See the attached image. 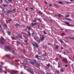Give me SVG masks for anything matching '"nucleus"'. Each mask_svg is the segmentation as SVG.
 <instances>
[{"instance_id": "obj_1", "label": "nucleus", "mask_w": 74, "mask_h": 74, "mask_svg": "<svg viewBox=\"0 0 74 74\" xmlns=\"http://www.w3.org/2000/svg\"><path fill=\"white\" fill-rule=\"evenodd\" d=\"M8 73H11V74H17V71H14L13 70L9 71Z\"/></svg>"}, {"instance_id": "obj_2", "label": "nucleus", "mask_w": 74, "mask_h": 74, "mask_svg": "<svg viewBox=\"0 0 74 74\" xmlns=\"http://www.w3.org/2000/svg\"><path fill=\"white\" fill-rule=\"evenodd\" d=\"M65 23L67 25H68V26H70V27H71V26H72V27H74V25L72 24L70 25V23H69V22H65Z\"/></svg>"}, {"instance_id": "obj_3", "label": "nucleus", "mask_w": 74, "mask_h": 74, "mask_svg": "<svg viewBox=\"0 0 74 74\" xmlns=\"http://www.w3.org/2000/svg\"><path fill=\"white\" fill-rule=\"evenodd\" d=\"M35 44L34 43L32 44V45L34 47H36V48H38V47H39V46H38V45L37 43H35Z\"/></svg>"}, {"instance_id": "obj_4", "label": "nucleus", "mask_w": 74, "mask_h": 74, "mask_svg": "<svg viewBox=\"0 0 74 74\" xmlns=\"http://www.w3.org/2000/svg\"><path fill=\"white\" fill-rule=\"evenodd\" d=\"M45 38V36H44V35H43L42 36L41 39H40V40H41V42L43 41V40H44Z\"/></svg>"}, {"instance_id": "obj_5", "label": "nucleus", "mask_w": 74, "mask_h": 74, "mask_svg": "<svg viewBox=\"0 0 74 74\" xmlns=\"http://www.w3.org/2000/svg\"><path fill=\"white\" fill-rule=\"evenodd\" d=\"M62 60L63 62H64L65 63H68V61L66 59H63Z\"/></svg>"}, {"instance_id": "obj_6", "label": "nucleus", "mask_w": 74, "mask_h": 74, "mask_svg": "<svg viewBox=\"0 0 74 74\" xmlns=\"http://www.w3.org/2000/svg\"><path fill=\"white\" fill-rule=\"evenodd\" d=\"M27 27L28 29V30L29 31V30H32V28H31V27H30V26H27Z\"/></svg>"}, {"instance_id": "obj_7", "label": "nucleus", "mask_w": 74, "mask_h": 74, "mask_svg": "<svg viewBox=\"0 0 74 74\" xmlns=\"http://www.w3.org/2000/svg\"><path fill=\"white\" fill-rule=\"evenodd\" d=\"M5 48L7 49H8V50H11V49L8 46H6L5 47Z\"/></svg>"}, {"instance_id": "obj_8", "label": "nucleus", "mask_w": 74, "mask_h": 74, "mask_svg": "<svg viewBox=\"0 0 74 74\" xmlns=\"http://www.w3.org/2000/svg\"><path fill=\"white\" fill-rule=\"evenodd\" d=\"M36 66L37 67H40V64L37 62L36 63Z\"/></svg>"}, {"instance_id": "obj_9", "label": "nucleus", "mask_w": 74, "mask_h": 74, "mask_svg": "<svg viewBox=\"0 0 74 74\" xmlns=\"http://www.w3.org/2000/svg\"><path fill=\"white\" fill-rule=\"evenodd\" d=\"M31 25H32V26H35V25H37V23H33V22L31 23Z\"/></svg>"}, {"instance_id": "obj_10", "label": "nucleus", "mask_w": 74, "mask_h": 74, "mask_svg": "<svg viewBox=\"0 0 74 74\" xmlns=\"http://www.w3.org/2000/svg\"><path fill=\"white\" fill-rule=\"evenodd\" d=\"M60 72H61V73H63V72H64V70H63V68H62L60 69Z\"/></svg>"}, {"instance_id": "obj_11", "label": "nucleus", "mask_w": 74, "mask_h": 74, "mask_svg": "<svg viewBox=\"0 0 74 74\" xmlns=\"http://www.w3.org/2000/svg\"><path fill=\"white\" fill-rule=\"evenodd\" d=\"M34 38L36 41H37L38 40V38H37L36 36L34 37Z\"/></svg>"}, {"instance_id": "obj_12", "label": "nucleus", "mask_w": 74, "mask_h": 74, "mask_svg": "<svg viewBox=\"0 0 74 74\" xmlns=\"http://www.w3.org/2000/svg\"><path fill=\"white\" fill-rule=\"evenodd\" d=\"M10 12H12V13H13V12L11 10H8L7 12V14H10Z\"/></svg>"}, {"instance_id": "obj_13", "label": "nucleus", "mask_w": 74, "mask_h": 74, "mask_svg": "<svg viewBox=\"0 0 74 74\" xmlns=\"http://www.w3.org/2000/svg\"><path fill=\"white\" fill-rule=\"evenodd\" d=\"M28 71L29 72V73H31V74H34V73H33V71H31L30 70H29Z\"/></svg>"}, {"instance_id": "obj_14", "label": "nucleus", "mask_w": 74, "mask_h": 74, "mask_svg": "<svg viewBox=\"0 0 74 74\" xmlns=\"http://www.w3.org/2000/svg\"><path fill=\"white\" fill-rule=\"evenodd\" d=\"M18 45H20L21 44V42H19V41H17L16 42Z\"/></svg>"}, {"instance_id": "obj_15", "label": "nucleus", "mask_w": 74, "mask_h": 74, "mask_svg": "<svg viewBox=\"0 0 74 74\" xmlns=\"http://www.w3.org/2000/svg\"><path fill=\"white\" fill-rule=\"evenodd\" d=\"M59 41H60V42H61V43H63L64 42L63 41V40H62L61 39H59Z\"/></svg>"}, {"instance_id": "obj_16", "label": "nucleus", "mask_w": 74, "mask_h": 74, "mask_svg": "<svg viewBox=\"0 0 74 74\" xmlns=\"http://www.w3.org/2000/svg\"><path fill=\"white\" fill-rule=\"evenodd\" d=\"M55 71L56 73H57V74H59V72H60L59 71H58L57 70H55Z\"/></svg>"}, {"instance_id": "obj_17", "label": "nucleus", "mask_w": 74, "mask_h": 74, "mask_svg": "<svg viewBox=\"0 0 74 74\" xmlns=\"http://www.w3.org/2000/svg\"><path fill=\"white\" fill-rule=\"evenodd\" d=\"M0 43L1 44H4V42H3L2 40H0Z\"/></svg>"}, {"instance_id": "obj_18", "label": "nucleus", "mask_w": 74, "mask_h": 74, "mask_svg": "<svg viewBox=\"0 0 74 74\" xmlns=\"http://www.w3.org/2000/svg\"><path fill=\"white\" fill-rule=\"evenodd\" d=\"M2 6H3V7H7V6H8V5L6 4L5 5L4 4H3L2 5Z\"/></svg>"}, {"instance_id": "obj_19", "label": "nucleus", "mask_w": 74, "mask_h": 74, "mask_svg": "<svg viewBox=\"0 0 74 74\" xmlns=\"http://www.w3.org/2000/svg\"><path fill=\"white\" fill-rule=\"evenodd\" d=\"M53 5H55V6H56V7H57L58 8H59V6L57 5L55 3H54Z\"/></svg>"}, {"instance_id": "obj_20", "label": "nucleus", "mask_w": 74, "mask_h": 74, "mask_svg": "<svg viewBox=\"0 0 74 74\" xmlns=\"http://www.w3.org/2000/svg\"><path fill=\"white\" fill-rule=\"evenodd\" d=\"M15 26H16V27L18 26H20V25L19 24H18V23H16L15 25Z\"/></svg>"}, {"instance_id": "obj_21", "label": "nucleus", "mask_w": 74, "mask_h": 74, "mask_svg": "<svg viewBox=\"0 0 74 74\" xmlns=\"http://www.w3.org/2000/svg\"><path fill=\"white\" fill-rule=\"evenodd\" d=\"M7 33L9 36H10L11 35V32L10 31L8 32Z\"/></svg>"}, {"instance_id": "obj_22", "label": "nucleus", "mask_w": 74, "mask_h": 74, "mask_svg": "<svg viewBox=\"0 0 74 74\" xmlns=\"http://www.w3.org/2000/svg\"><path fill=\"white\" fill-rule=\"evenodd\" d=\"M37 42H38L39 43H40V42L41 41V39H39L38 40H37Z\"/></svg>"}, {"instance_id": "obj_23", "label": "nucleus", "mask_w": 74, "mask_h": 74, "mask_svg": "<svg viewBox=\"0 0 74 74\" xmlns=\"http://www.w3.org/2000/svg\"><path fill=\"white\" fill-rule=\"evenodd\" d=\"M18 36L20 38L22 39L23 38H22V35H18Z\"/></svg>"}, {"instance_id": "obj_24", "label": "nucleus", "mask_w": 74, "mask_h": 74, "mask_svg": "<svg viewBox=\"0 0 74 74\" xmlns=\"http://www.w3.org/2000/svg\"><path fill=\"white\" fill-rule=\"evenodd\" d=\"M30 63L31 64H32L33 66H34V62H31Z\"/></svg>"}, {"instance_id": "obj_25", "label": "nucleus", "mask_w": 74, "mask_h": 74, "mask_svg": "<svg viewBox=\"0 0 74 74\" xmlns=\"http://www.w3.org/2000/svg\"><path fill=\"white\" fill-rule=\"evenodd\" d=\"M11 38L12 39V40H16L15 38H14V37L13 36H11Z\"/></svg>"}, {"instance_id": "obj_26", "label": "nucleus", "mask_w": 74, "mask_h": 74, "mask_svg": "<svg viewBox=\"0 0 74 74\" xmlns=\"http://www.w3.org/2000/svg\"><path fill=\"white\" fill-rule=\"evenodd\" d=\"M2 40H4V38L3 37H1V39H0V41H2Z\"/></svg>"}, {"instance_id": "obj_27", "label": "nucleus", "mask_w": 74, "mask_h": 74, "mask_svg": "<svg viewBox=\"0 0 74 74\" xmlns=\"http://www.w3.org/2000/svg\"><path fill=\"white\" fill-rule=\"evenodd\" d=\"M58 3L59 4H63V3H62V2L61 1H59Z\"/></svg>"}, {"instance_id": "obj_28", "label": "nucleus", "mask_w": 74, "mask_h": 74, "mask_svg": "<svg viewBox=\"0 0 74 74\" xmlns=\"http://www.w3.org/2000/svg\"><path fill=\"white\" fill-rule=\"evenodd\" d=\"M69 38L70 39H71V40H74V37H69Z\"/></svg>"}, {"instance_id": "obj_29", "label": "nucleus", "mask_w": 74, "mask_h": 74, "mask_svg": "<svg viewBox=\"0 0 74 74\" xmlns=\"http://www.w3.org/2000/svg\"><path fill=\"white\" fill-rule=\"evenodd\" d=\"M62 36L63 37L65 35V33H62L61 34Z\"/></svg>"}, {"instance_id": "obj_30", "label": "nucleus", "mask_w": 74, "mask_h": 74, "mask_svg": "<svg viewBox=\"0 0 74 74\" xmlns=\"http://www.w3.org/2000/svg\"><path fill=\"white\" fill-rule=\"evenodd\" d=\"M2 68H0V73H2Z\"/></svg>"}, {"instance_id": "obj_31", "label": "nucleus", "mask_w": 74, "mask_h": 74, "mask_svg": "<svg viewBox=\"0 0 74 74\" xmlns=\"http://www.w3.org/2000/svg\"><path fill=\"white\" fill-rule=\"evenodd\" d=\"M28 34L29 36H31V34H30V32L28 31Z\"/></svg>"}, {"instance_id": "obj_32", "label": "nucleus", "mask_w": 74, "mask_h": 74, "mask_svg": "<svg viewBox=\"0 0 74 74\" xmlns=\"http://www.w3.org/2000/svg\"><path fill=\"white\" fill-rule=\"evenodd\" d=\"M58 48H59V46H58V45H57L56 47V49H58Z\"/></svg>"}, {"instance_id": "obj_33", "label": "nucleus", "mask_w": 74, "mask_h": 74, "mask_svg": "<svg viewBox=\"0 0 74 74\" xmlns=\"http://www.w3.org/2000/svg\"><path fill=\"white\" fill-rule=\"evenodd\" d=\"M66 20H67L68 21H71V19L70 18H65Z\"/></svg>"}, {"instance_id": "obj_34", "label": "nucleus", "mask_w": 74, "mask_h": 74, "mask_svg": "<svg viewBox=\"0 0 74 74\" xmlns=\"http://www.w3.org/2000/svg\"><path fill=\"white\" fill-rule=\"evenodd\" d=\"M5 56H7V58H10V56L9 55H6Z\"/></svg>"}, {"instance_id": "obj_35", "label": "nucleus", "mask_w": 74, "mask_h": 74, "mask_svg": "<svg viewBox=\"0 0 74 74\" xmlns=\"http://www.w3.org/2000/svg\"><path fill=\"white\" fill-rule=\"evenodd\" d=\"M66 4H71V2H66Z\"/></svg>"}, {"instance_id": "obj_36", "label": "nucleus", "mask_w": 74, "mask_h": 74, "mask_svg": "<svg viewBox=\"0 0 74 74\" xmlns=\"http://www.w3.org/2000/svg\"><path fill=\"white\" fill-rule=\"evenodd\" d=\"M50 66V65H49V63L47 65V67H49V66Z\"/></svg>"}, {"instance_id": "obj_37", "label": "nucleus", "mask_w": 74, "mask_h": 74, "mask_svg": "<svg viewBox=\"0 0 74 74\" xmlns=\"http://www.w3.org/2000/svg\"><path fill=\"white\" fill-rule=\"evenodd\" d=\"M58 17H61V16H62L60 14H59L58 15Z\"/></svg>"}, {"instance_id": "obj_38", "label": "nucleus", "mask_w": 74, "mask_h": 74, "mask_svg": "<svg viewBox=\"0 0 74 74\" xmlns=\"http://www.w3.org/2000/svg\"><path fill=\"white\" fill-rule=\"evenodd\" d=\"M38 13H39V14H41V15H42V14L43 13L42 12H41V11H39Z\"/></svg>"}, {"instance_id": "obj_39", "label": "nucleus", "mask_w": 74, "mask_h": 74, "mask_svg": "<svg viewBox=\"0 0 74 74\" xmlns=\"http://www.w3.org/2000/svg\"><path fill=\"white\" fill-rule=\"evenodd\" d=\"M23 37H25V39H28V38H27V37H26V36H25V35H23Z\"/></svg>"}, {"instance_id": "obj_40", "label": "nucleus", "mask_w": 74, "mask_h": 74, "mask_svg": "<svg viewBox=\"0 0 74 74\" xmlns=\"http://www.w3.org/2000/svg\"><path fill=\"white\" fill-rule=\"evenodd\" d=\"M34 62H35V63H37V60H34Z\"/></svg>"}, {"instance_id": "obj_41", "label": "nucleus", "mask_w": 74, "mask_h": 74, "mask_svg": "<svg viewBox=\"0 0 74 74\" xmlns=\"http://www.w3.org/2000/svg\"><path fill=\"white\" fill-rule=\"evenodd\" d=\"M56 60H59V59H58V58L57 57L56 58Z\"/></svg>"}, {"instance_id": "obj_42", "label": "nucleus", "mask_w": 74, "mask_h": 74, "mask_svg": "<svg viewBox=\"0 0 74 74\" xmlns=\"http://www.w3.org/2000/svg\"><path fill=\"white\" fill-rule=\"evenodd\" d=\"M8 22H11V19H10L9 20H8Z\"/></svg>"}, {"instance_id": "obj_43", "label": "nucleus", "mask_w": 74, "mask_h": 74, "mask_svg": "<svg viewBox=\"0 0 74 74\" xmlns=\"http://www.w3.org/2000/svg\"><path fill=\"white\" fill-rule=\"evenodd\" d=\"M43 56H47V54L46 53H44L43 54Z\"/></svg>"}, {"instance_id": "obj_44", "label": "nucleus", "mask_w": 74, "mask_h": 74, "mask_svg": "<svg viewBox=\"0 0 74 74\" xmlns=\"http://www.w3.org/2000/svg\"><path fill=\"white\" fill-rule=\"evenodd\" d=\"M49 45H51V46H52V45H52V44H51V43H49Z\"/></svg>"}, {"instance_id": "obj_45", "label": "nucleus", "mask_w": 74, "mask_h": 74, "mask_svg": "<svg viewBox=\"0 0 74 74\" xmlns=\"http://www.w3.org/2000/svg\"><path fill=\"white\" fill-rule=\"evenodd\" d=\"M68 17H69V15L68 14L67 16H65V18H68Z\"/></svg>"}, {"instance_id": "obj_46", "label": "nucleus", "mask_w": 74, "mask_h": 74, "mask_svg": "<svg viewBox=\"0 0 74 74\" xmlns=\"http://www.w3.org/2000/svg\"><path fill=\"white\" fill-rule=\"evenodd\" d=\"M35 57H36V58H38V55H37Z\"/></svg>"}, {"instance_id": "obj_47", "label": "nucleus", "mask_w": 74, "mask_h": 74, "mask_svg": "<svg viewBox=\"0 0 74 74\" xmlns=\"http://www.w3.org/2000/svg\"><path fill=\"white\" fill-rule=\"evenodd\" d=\"M66 51L67 52V53H69V50H66Z\"/></svg>"}, {"instance_id": "obj_48", "label": "nucleus", "mask_w": 74, "mask_h": 74, "mask_svg": "<svg viewBox=\"0 0 74 74\" xmlns=\"http://www.w3.org/2000/svg\"><path fill=\"white\" fill-rule=\"evenodd\" d=\"M4 25L5 26V27H6V28L7 27V25L5 24Z\"/></svg>"}, {"instance_id": "obj_49", "label": "nucleus", "mask_w": 74, "mask_h": 74, "mask_svg": "<svg viewBox=\"0 0 74 74\" xmlns=\"http://www.w3.org/2000/svg\"><path fill=\"white\" fill-rule=\"evenodd\" d=\"M33 22H34V23H35V22H36V21L35 20H33Z\"/></svg>"}, {"instance_id": "obj_50", "label": "nucleus", "mask_w": 74, "mask_h": 74, "mask_svg": "<svg viewBox=\"0 0 74 74\" xmlns=\"http://www.w3.org/2000/svg\"><path fill=\"white\" fill-rule=\"evenodd\" d=\"M4 73H5V74H7V72L6 71H4Z\"/></svg>"}, {"instance_id": "obj_51", "label": "nucleus", "mask_w": 74, "mask_h": 74, "mask_svg": "<svg viewBox=\"0 0 74 74\" xmlns=\"http://www.w3.org/2000/svg\"><path fill=\"white\" fill-rule=\"evenodd\" d=\"M43 33H44V34H46V32H45V31H44V32H43Z\"/></svg>"}, {"instance_id": "obj_52", "label": "nucleus", "mask_w": 74, "mask_h": 74, "mask_svg": "<svg viewBox=\"0 0 74 74\" xmlns=\"http://www.w3.org/2000/svg\"><path fill=\"white\" fill-rule=\"evenodd\" d=\"M49 7H51V6H52V4H50L49 5Z\"/></svg>"}, {"instance_id": "obj_53", "label": "nucleus", "mask_w": 74, "mask_h": 74, "mask_svg": "<svg viewBox=\"0 0 74 74\" xmlns=\"http://www.w3.org/2000/svg\"><path fill=\"white\" fill-rule=\"evenodd\" d=\"M38 55H41V52H38Z\"/></svg>"}, {"instance_id": "obj_54", "label": "nucleus", "mask_w": 74, "mask_h": 74, "mask_svg": "<svg viewBox=\"0 0 74 74\" xmlns=\"http://www.w3.org/2000/svg\"><path fill=\"white\" fill-rule=\"evenodd\" d=\"M61 50H62V49H63V47H61Z\"/></svg>"}, {"instance_id": "obj_55", "label": "nucleus", "mask_w": 74, "mask_h": 74, "mask_svg": "<svg viewBox=\"0 0 74 74\" xmlns=\"http://www.w3.org/2000/svg\"><path fill=\"white\" fill-rule=\"evenodd\" d=\"M1 64L2 65H4V64L3 63V62H2L1 63Z\"/></svg>"}, {"instance_id": "obj_56", "label": "nucleus", "mask_w": 74, "mask_h": 74, "mask_svg": "<svg viewBox=\"0 0 74 74\" xmlns=\"http://www.w3.org/2000/svg\"><path fill=\"white\" fill-rule=\"evenodd\" d=\"M9 1H10V2L12 3V0H9Z\"/></svg>"}, {"instance_id": "obj_57", "label": "nucleus", "mask_w": 74, "mask_h": 74, "mask_svg": "<svg viewBox=\"0 0 74 74\" xmlns=\"http://www.w3.org/2000/svg\"><path fill=\"white\" fill-rule=\"evenodd\" d=\"M38 20H39V21L40 22H41V20H40V19L39 18H38Z\"/></svg>"}, {"instance_id": "obj_58", "label": "nucleus", "mask_w": 74, "mask_h": 74, "mask_svg": "<svg viewBox=\"0 0 74 74\" xmlns=\"http://www.w3.org/2000/svg\"><path fill=\"white\" fill-rule=\"evenodd\" d=\"M45 4H48V3L47 2L45 1Z\"/></svg>"}, {"instance_id": "obj_59", "label": "nucleus", "mask_w": 74, "mask_h": 74, "mask_svg": "<svg viewBox=\"0 0 74 74\" xmlns=\"http://www.w3.org/2000/svg\"><path fill=\"white\" fill-rule=\"evenodd\" d=\"M34 20H35V21H37V19H36V17L34 18Z\"/></svg>"}, {"instance_id": "obj_60", "label": "nucleus", "mask_w": 74, "mask_h": 74, "mask_svg": "<svg viewBox=\"0 0 74 74\" xmlns=\"http://www.w3.org/2000/svg\"><path fill=\"white\" fill-rule=\"evenodd\" d=\"M23 52H25V49H23Z\"/></svg>"}, {"instance_id": "obj_61", "label": "nucleus", "mask_w": 74, "mask_h": 74, "mask_svg": "<svg viewBox=\"0 0 74 74\" xmlns=\"http://www.w3.org/2000/svg\"><path fill=\"white\" fill-rule=\"evenodd\" d=\"M12 10H13V11H14V12L15 11V9H13Z\"/></svg>"}, {"instance_id": "obj_62", "label": "nucleus", "mask_w": 74, "mask_h": 74, "mask_svg": "<svg viewBox=\"0 0 74 74\" xmlns=\"http://www.w3.org/2000/svg\"><path fill=\"white\" fill-rule=\"evenodd\" d=\"M23 74V72H21L20 73V74Z\"/></svg>"}, {"instance_id": "obj_63", "label": "nucleus", "mask_w": 74, "mask_h": 74, "mask_svg": "<svg viewBox=\"0 0 74 74\" xmlns=\"http://www.w3.org/2000/svg\"><path fill=\"white\" fill-rule=\"evenodd\" d=\"M71 67H73V64H71Z\"/></svg>"}, {"instance_id": "obj_64", "label": "nucleus", "mask_w": 74, "mask_h": 74, "mask_svg": "<svg viewBox=\"0 0 74 74\" xmlns=\"http://www.w3.org/2000/svg\"><path fill=\"white\" fill-rule=\"evenodd\" d=\"M25 10H26V11H27V10H28V9H27V8H26L25 9Z\"/></svg>"}]
</instances>
